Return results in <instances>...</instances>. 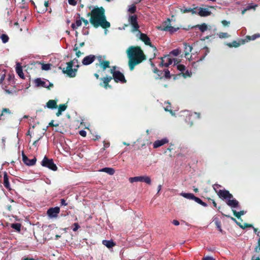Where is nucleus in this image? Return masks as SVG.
I'll return each instance as SVG.
<instances>
[{
    "label": "nucleus",
    "instance_id": "1",
    "mask_svg": "<svg viewBox=\"0 0 260 260\" xmlns=\"http://www.w3.org/2000/svg\"><path fill=\"white\" fill-rule=\"evenodd\" d=\"M90 23L95 27L101 26L104 28H108L110 24L106 20L105 10L102 8H94L91 11Z\"/></svg>",
    "mask_w": 260,
    "mask_h": 260
},
{
    "label": "nucleus",
    "instance_id": "2",
    "mask_svg": "<svg viewBox=\"0 0 260 260\" xmlns=\"http://www.w3.org/2000/svg\"><path fill=\"white\" fill-rule=\"evenodd\" d=\"M127 53L129 59L128 65L131 71L134 70L135 66L145 59L143 51L139 47H129L127 50Z\"/></svg>",
    "mask_w": 260,
    "mask_h": 260
},
{
    "label": "nucleus",
    "instance_id": "3",
    "mask_svg": "<svg viewBox=\"0 0 260 260\" xmlns=\"http://www.w3.org/2000/svg\"><path fill=\"white\" fill-rule=\"evenodd\" d=\"M128 21L133 27L132 31H138L137 36L143 41L145 45L151 47L154 51L156 50V48L151 44L150 38L145 34L141 33L139 30V26L137 23V18L136 15L131 16L129 17Z\"/></svg>",
    "mask_w": 260,
    "mask_h": 260
},
{
    "label": "nucleus",
    "instance_id": "4",
    "mask_svg": "<svg viewBox=\"0 0 260 260\" xmlns=\"http://www.w3.org/2000/svg\"><path fill=\"white\" fill-rule=\"evenodd\" d=\"M161 61L159 66L161 67H168L171 65L173 62H176L177 60L176 59H172L170 57V55L165 56L164 57L161 58ZM174 66H176L177 70L180 71L184 77L186 78L190 77L191 75V73L189 72L188 70L185 71V67L181 64L178 63H174Z\"/></svg>",
    "mask_w": 260,
    "mask_h": 260
},
{
    "label": "nucleus",
    "instance_id": "5",
    "mask_svg": "<svg viewBox=\"0 0 260 260\" xmlns=\"http://www.w3.org/2000/svg\"><path fill=\"white\" fill-rule=\"evenodd\" d=\"M75 62H77V60L74 59L71 62H67L66 67L63 68V72L67 74L70 77H74L76 76L77 69H73V64Z\"/></svg>",
    "mask_w": 260,
    "mask_h": 260
},
{
    "label": "nucleus",
    "instance_id": "6",
    "mask_svg": "<svg viewBox=\"0 0 260 260\" xmlns=\"http://www.w3.org/2000/svg\"><path fill=\"white\" fill-rule=\"evenodd\" d=\"M116 67H113L111 69V73L113 75V79L116 82H120L121 83H125L126 80L124 76L122 73L119 71L115 70Z\"/></svg>",
    "mask_w": 260,
    "mask_h": 260
},
{
    "label": "nucleus",
    "instance_id": "7",
    "mask_svg": "<svg viewBox=\"0 0 260 260\" xmlns=\"http://www.w3.org/2000/svg\"><path fill=\"white\" fill-rule=\"evenodd\" d=\"M35 85L38 87H45L49 88L53 86V84L48 80L44 78H37L35 81Z\"/></svg>",
    "mask_w": 260,
    "mask_h": 260
},
{
    "label": "nucleus",
    "instance_id": "8",
    "mask_svg": "<svg viewBox=\"0 0 260 260\" xmlns=\"http://www.w3.org/2000/svg\"><path fill=\"white\" fill-rule=\"evenodd\" d=\"M128 180L131 183H134L135 182H144L148 184H150L151 183L150 177L148 176L130 177Z\"/></svg>",
    "mask_w": 260,
    "mask_h": 260
},
{
    "label": "nucleus",
    "instance_id": "9",
    "mask_svg": "<svg viewBox=\"0 0 260 260\" xmlns=\"http://www.w3.org/2000/svg\"><path fill=\"white\" fill-rule=\"evenodd\" d=\"M41 165L42 166L47 167L53 171H56L57 169L53 160L52 159H48L46 156L44 157Z\"/></svg>",
    "mask_w": 260,
    "mask_h": 260
},
{
    "label": "nucleus",
    "instance_id": "10",
    "mask_svg": "<svg viewBox=\"0 0 260 260\" xmlns=\"http://www.w3.org/2000/svg\"><path fill=\"white\" fill-rule=\"evenodd\" d=\"M183 112L186 115H188V116L186 118V121L190 123V125H192L193 121L196 119H199L200 117V114L196 112L190 113L188 111H185Z\"/></svg>",
    "mask_w": 260,
    "mask_h": 260
},
{
    "label": "nucleus",
    "instance_id": "11",
    "mask_svg": "<svg viewBox=\"0 0 260 260\" xmlns=\"http://www.w3.org/2000/svg\"><path fill=\"white\" fill-rule=\"evenodd\" d=\"M60 208L58 207L49 208L47 212V214L49 218H55L58 216L59 213Z\"/></svg>",
    "mask_w": 260,
    "mask_h": 260
},
{
    "label": "nucleus",
    "instance_id": "12",
    "mask_svg": "<svg viewBox=\"0 0 260 260\" xmlns=\"http://www.w3.org/2000/svg\"><path fill=\"white\" fill-rule=\"evenodd\" d=\"M96 58L98 61V63H96L97 65L100 66L103 70H105L106 68H109V61L105 60L104 57L101 56H98Z\"/></svg>",
    "mask_w": 260,
    "mask_h": 260
},
{
    "label": "nucleus",
    "instance_id": "13",
    "mask_svg": "<svg viewBox=\"0 0 260 260\" xmlns=\"http://www.w3.org/2000/svg\"><path fill=\"white\" fill-rule=\"evenodd\" d=\"M217 194L222 200H228L229 198H233V196L226 190H219Z\"/></svg>",
    "mask_w": 260,
    "mask_h": 260
},
{
    "label": "nucleus",
    "instance_id": "14",
    "mask_svg": "<svg viewBox=\"0 0 260 260\" xmlns=\"http://www.w3.org/2000/svg\"><path fill=\"white\" fill-rule=\"evenodd\" d=\"M22 157L23 162L27 166H33L36 162L37 159L36 158H34L31 159H28V157L24 154L23 151L22 152Z\"/></svg>",
    "mask_w": 260,
    "mask_h": 260
},
{
    "label": "nucleus",
    "instance_id": "15",
    "mask_svg": "<svg viewBox=\"0 0 260 260\" xmlns=\"http://www.w3.org/2000/svg\"><path fill=\"white\" fill-rule=\"evenodd\" d=\"M198 9V14L201 17H207L211 14V12L208 8H199Z\"/></svg>",
    "mask_w": 260,
    "mask_h": 260
},
{
    "label": "nucleus",
    "instance_id": "16",
    "mask_svg": "<svg viewBox=\"0 0 260 260\" xmlns=\"http://www.w3.org/2000/svg\"><path fill=\"white\" fill-rule=\"evenodd\" d=\"M168 139L167 138H164L161 140L155 141L153 144V146L154 148H157L168 143Z\"/></svg>",
    "mask_w": 260,
    "mask_h": 260
},
{
    "label": "nucleus",
    "instance_id": "17",
    "mask_svg": "<svg viewBox=\"0 0 260 260\" xmlns=\"http://www.w3.org/2000/svg\"><path fill=\"white\" fill-rule=\"evenodd\" d=\"M167 22H166L163 24V28H161V30L164 31H168L171 33H173L174 32L177 31L179 29V27H175L169 25L167 24Z\"/></svg>",
    "mask_w": 260,
    "mask_h": 260
},
{
    "label": "nucleus",
    "instance_id": "18",
    "mask_svg": "<svg viewBox=\"0 0 260 260\" xmlns=\"http://www.w3.org/2000/svg\"><path fill=\"white\" fill-rule=\"evenodd\" d=\"M95 56L93 55H89L85 57L82 60V63L84 65L87 66L91 64L95 59Z\"/></svg>",
    "mask_w": 260,
    "mask_h": 260
},
{
    "label": "nucleus",
    "instance_id": "19",
    "mask_svg": "<svg viewBox=\"0 0 260 260\" xmlns=\"http://www.w3.org/2000/svg\"><path fill=\"white\" fill-rule=\"evenodd\" d=\"M226 202L227 205L233 209L234 208L238 207L239 202L234 199L229 198L228 200H226Z\"/></svg>",
    "mask_w": 260,
    "mask_h": 260
},
{
    "label": "nucleus",
    "instance_id": "20",
    "mask_svg": "<svg viewBox=\"0 0 260 260\" xmlns=\"http://www.w3.org/2000/svg\"><path fill=\"white\" fill-rule=\"evenodd\" d=\"M16 72L21 78L23 79L24 78V76L22 72V67L19 63L17 64L16 67Z\"/></svg>",
    "mask_w": 260,
    "mask_h": 260
},
{
    "label": "nucleus",
    "instance_id": "21",
    "mask_svg": "<svg viewBox=\"0 0 260 260\" xmlns=\"http://www.w3.org/2000/svg\"><path fill=\"white\" fill-rule=\"evenodd\" d=\"M4 185L6 188L9 190H11L10 184L9 181L8 177L6 173L4 175Z\"/></svg>",
    "mask_w": 260,
    "mask_h": 260
},
{
    "label": "nucleus",
    "instance_id": "22",
    "mask_svg": "<svg viewBox=\"0 0 260 260\" xmlns=\"http://www.w3.org/2000/svg\"><path fill=\"white\" fill-rule=\"evenodd\" d=\"M82 24V19L79 18L76 20L75 23H73L71 25L72 28L74 30L77 29L78 27L80 26Z\"/></svg>",
    "mask_w": 260,
    "mask_h": 260
},
{
    "label": "nucleus",
    "instance_id": "23",
    "mask_svg": "<svg viewBox=\"0 0 260 260\" xmlns=\"http://www.w3.org/2000/svg\"><path fill=\"white\" fill-rule=\"evenodd\" d=\"M100 172H105L109 175H112L115 173V170L112 168H104L99 171Z\"/></svg>",
    "mask_w": 260,
    "mask_h": 260
},
{
    "label": "nucleus",
    "instance_id": "24",
    "mask_svg": "<svg viewBox=\"0 0 260 260\" xmlns=\"http://www.w3.org/2000/svg\"><path fill=\"white\" fill-rule=\"evenodd\" d=\"M103 245L106 246L107 247L110 248H112L115 245V244L112 240H103L102 241Z\"/></svg>",
    "mask_w": 260,
    "mask_h": 260
},
{
    "label": "nucleus",
    "instance_id": "25",
    "mask_svg": "<svg viewBox=\"0 0 260 260\" xmlns=\"http://www.w3.org/2000/svg\"><path fill=\"white\" fill-rule=\"evenodd\" d=\"M180 195L183 197L189 200H194L196 198V197L194 196V194L191 193L181 192Z\"/></svg>",
    "mask_w": 260,
    "mask_h": 260
},
{
    "label": "nucleus",
    "instance_id": "26",
    "mask_svg": "<svg viewBox=\"0 0 260 260\" xmlns=\"http://www.w3.org/2000/svg\"><path fill=\"white\" fill-rule=\"evenodd\" d=\"M46 107L49 109H53L56 107V102L55 100H49L46 104Z\"/></svg>",
    "mask_w": 260,
    "mask_h": 260
},
{
    "label": "nucleus",
    "instance_id": "27",
    "mask_svg": "<svg viewBox=\"0 0 260 260\" xmlns=\"http://www.w3.org/2000/svg\"><path fill=\"white\" fill-rule=\"evenodd\" d=\"M164 109L166 111H168L172 115H174L175 114L171 110L170 104L169 102H165L164 103Z\"/></svg>",
    "mask_w": 260,
    "mask_h": 260
},
{
    "label": "nucleus",
    "instance_id": "28",
    "mask_svg": "<svg viewBox=\"0 0 260 260\" xmlns=\"http://www.w3.org/2000/svg\"><path fill=\"white\" fill-rule=\"evenodd\" d=\"M184 49L185 52V55L186 56L187 54L189 53L192 50V47L189 45H187L186 43L184 44Z\"/></svg>",
    "mask_w": 260,
    "mask_h": 260
},
{
    "label": "nucleus",
    "instance_id": "29",
    "mask_svg": "<svg viewBox=\"0 0 260 260\" xmlns=\"http://www.w3.org/2000/svg\"><path fill=\"white\" fill-rule=\"evenodd\" d=\"M197 27H198L200 30V31L202 32L207 30V25L206 23H203L201 25H198Z\"/></svg>",
    "mask_w": 260,
    "mask_h": 260
},
{
    "label": "nucleus",
    "instance_id": "30",
    "mask_svg": "<svg viewBox=\"0 0 260 260\" xmlns=\"http://www.w3.org/2000/svg\"><path fill=\"white\" fill-rule=\"evenodd\" d=\"M0 39L2 40L3 43H6L9 41V37L6 34H2L0 36Z\"/></svg>",
    "mask_w": 260,
    "mask_h": 260
},
{
    "label": "nucleus",
    "instance_id": "31",
    "mask_svg": "<svg viewBox=\"0 0 260 260\" xmlns=\"http://www.w3.org/2000/svg\"><path fill=\"white\" fill-rule=\"evenodd\" d=\"M11 227L16 230L17 231L19 232L21 230V224L19 223H13L11 225Z\"/></svg>",
    "mask_w": 260,
    "mask_h": 260
},
{
    "label": "nucleus",
    "instance_id": "32",
    "mask_svg": "<svg viewBox=\"0 0 260 260\" xmlns=\"http://www.w3.org/2000/svg\"><path fill=\"white\" fill-rule=\"evenodd\" d=\"M232 210L234 212V215L238 218H239L241 215H243L245 213V212L244 211H241L240 212H236L234 209H232Z\"/></svg>",
    "mask_w": 260,
    "mask_h": 260
},
{
    "label": "nucleus",
    "instance_id": "33",
    "mask_svg": "<svg viewBox=\"0 0 260 260\" xmlns=\"http://www.w3.org/2000/svg\"><path fill=\"white\" fill-rule=\"evenodd\" d=\"M51 64L50 63L42 64L41 69L43 70L48 71L51 69Z\"/></svg>",
    "mask_w": 260,
    "mask_h": 260
},
{
    "label": "nucleus",
    "instance_id": "34",
    "mask_svg": "<svg viewBox=\"0 0 260 260\" xmlns=\"http://www.w3.org/2000/svg\"><path fill=\"white\" fill-rule=\"evenodd\" d=\"M217 36L221 39L226 38L230 36L226 32H219L217 34Z\"/></svg>",
    "mask_w": 260,
    "mask_h": 260
},
{
    "label": "nucleus",
    "instance_id": "35",
    "mask_svg": "<svg viewBox=\"0 0 260 260\" xmlns=\"http://www.w3.org/2000/svg\"><path fill=\"white\" fill-rule=\"evenodd\" d=\"M257 5H253L252 4H249L245 8L246 11L250 10L251 9L255 10V8L257 7Z\"/></svg>",
    "mask_w": 260,
    "mask_h": 260
},
{
    "label": "nucleus",
    "instance_id": "36",
    "mask_svg": "<svg viewBox=\"0 0 260 260\" xmlns=\"http://www.w3.org/2000/svg\"><path fill=\"white\" fill-rule=\"evenodd\" d=\"M190 8H186L185 7H182L180 8V11L183 13H186L190 12Z\"/></svg>",
    "mask_w": 260,
    "mask_h": 260
},
{
    "label": "nucleus",
    "instance_id": "37",
    "mask_svg": "<svg viewBox=\"0 0 260 260\" xmlns=\"http://www.w3.org/2000/svg\"><path fill=\"white\" fill-rule=\"evenodd\" d=\"M194 201H195L197 203H199V204H201V205H202V206H204V207L207 206V204H206V203H205V202H203V201H202L200 198H199L196 197Z\"/></svg>",
    "mask_w": 260,
    "mask_h": 260
},
{
    "label": "nucleus",
    "instance_id": "38",
    "mask_svg": "<svg viewBox=\"0 0 260 260\" xmlns=\"http://www.w3.org/2000/svg\"><path fill=\"white\" fill-rule=\"evenodd\" d=\"M227 45L229 46L230 47H237L239 46L240 44L239 43L237 42L236 41H234L232 43L227 44Z\"/></svg>",
    "mask_w": 260,
    "mask_h": 260
},
{
    "label": "nucleus",
    "instance_id": "39",
    "mask_svg": "<svg viewBox=\"0 0 260 260\" xmlns=\"http://www.w3.org/2000/svg\"><path fill=\"white\" fill-rule=\"evenodd\" d=\"M180 53V51L178 49L172 50L170 53L171 54H172L174 56H178Z\"/></svg>",
    "mask_w": 260,
    "mask_h": 260
},
{
    "label": "nucleus",
    "instance_id": "40",
    "mask_svg": "<svg viewBox=\"0 0 260 260\" xmlns=\"http://www.w3.org/2000/svg\"><path fill=\"white\" fill-rule=\"evenodd\" d=\"M215 223L216 224V228L218 229L220 232H222V230L221 229V227L220 225V223L218 220H215Z\"/></svg>",
    "mask_w": 260,
    "mask_h": 260
},
{
    "label": "nucleus",
    "instance_id": "41",
    "mask_svg": "<svg viewBox=\"0 0 260 260\" xmlns=\"http://www.w3.org/2000/svg\"><path fill=\"white\" fill-rule=\"evenodd\" d=\"M67 109V106L64 104L60 105L58 107V110L62 112L63 111H64Z\"/></svg>",
    "mask_w": 260,
    "mask_h": 260
},
{
    "label": "nucleus",
    "instance_id": "42",
    "mask_svg": "<svg viewBox=\"0 0 260 260\" xmlns=\"http://www.w3.org/2000/svg\"><path fill=\"white\" fill-rule=\"evenodd\" d=\"M259 37H260L259 34H255L251 36H249L248 39H249V40H254L255 39H256V38H259Z\"/></svg>",
    "mask_w": 260,
    "mask_h": 260
},
{
    "label": "nucleus",
    "instance_id": "43",
    "mask_svg": "<svg viewBox=\"0 0 260 260\" xmlns=\"http://www.w3.org/2000/svg\"><path fill=\"white\" fill-rule=\"evenodd\" d=\"M112 80V77H105L103 79L104 84L109 83V82Z\"/></svg>",
    "mask_w": 260,
    "mask_h": 260
},
{
    "label": "nucleus",
    "instance_id": "44",
    "mask_svg": "<svg viewBox=\"0 0 260 260\" xmlns=\"http://www.w3.org/2000/svg\"><path fill=\"white\" fill-rule=\"evenodd\" d=\"M164 72H165V77L166 78H170V71L168 69H166L164 71Z\"/></svg>",
    "mask_w": 260,
    "mask_h": 260
},
{
    "label": "nucleus",
    "instance_id": "45",
    "mask_svg": "<svg viewBox=\"0 0 260 260\" xmlns=\"http://www.w3.org/2000/svg\"><path fill=\"white\" fill-rule=\"evenodd\" d=\"M78 49V47L77 46V45H75V47H74V50L75 51H76V55H77V56L78 57H79L81 55V52L80 51H77Z\"/></svg>",
    "mask_w": 260,
    "mask_h": 260
},
{
    "label": "nucleus",
    "instance_id": "46",
    "mask_svg": "<svg viewBox=\"0 0 260 260\" xmlns=\"http://www.w3.org/2000/svg\"><path fill=\"white\" fill-rule=\"evenodd\" d=\"M198 9L197 7L194 8H191L190 9V12L192 14H196L198 13V12L197 11V9Z\"/></svg>",
    "mask_w": 260,
    "mask_h": 260
},
{
    "label": "nucleus",
    "instance_id": "47",
    "mask_svg": "<svg viewBox=\"0 0 260 260\" xmlns=\"http://www.w3.org/2000/svg\"><path fill=\"white\" fill-rule=\"evenodd\" d=\"M136 7L135 6H132L130 8H129L128 11L131 12V13H134L136 12Z\"/></svg>",
    "mask_w": 260,
    "mask_h": 260
},
{
    "label": "nucleus",
    "instance_id": "48",
    "mask_svg": "<svg viewBox=\"0 0 260 260\" xmlns=\"http://www.w3.org/2000/svg\"><path fill=\"white\" fill-rule=\"evenodd\" d=\"M74 228L73 229V231L74 232L77 231L80 228V226L77 223H74Z\"/></svg>",
    "mask_w": 260,
    "mask_h": 260
},
{
    "label": "nucleus",
    "instance_id": "49",
    "mask_svg": "<svg viewBox=\"0 0 260 260\" xmlns=\"http://www.w3.org/2000/svg\"><path fill=\"white\" fill-rule=\"evenodd\" d=\"M220 187L219 185L218 184H215L213 185V188L216 191V192L217 193V192L219 191L218 188Z\"/></svg>",
    "mask_w": 260,
    "mask_h": 260
},
{
    "label": "nucleus",
    "instance_id": "50",
    "mask_svg": "<svg viewBox=\"0 0 260 260\" xmlns=\"http://www.w3.org/2000/svg\"><path fill=\"white\" fill-rule=\"evenodd\" d=\"M255 250L256 252H258V251H259L260 250V238L259 239V240L258 241V245L255 247Z\"/></svg>",
    "mask_w": 260,
    "mask_h": 260
},
{
    "label": "nucleus",
    "instance_id": "51",
    "mask_svg": "<svg viewBox=\"0 0 260 260\" xmlns=\"http://www.w3.org/2000/svg\"><path fill=\"white\" fill-rule=\"evenodd\" d=\"M79 134L82 137H85L86 135V132L84 130H81L79 131Z\"/></svg>",
    "mask_w": 260,
    "mask_h": 260
},
{
    "label": "nucleus",
    "instance_id": "52",
    "mask_svg": "<svg viewBox=\"0 0 260 260\" xmlns=\"http://www.w3.org/2000/svg\"><path fill=\"white\" fill-rule=\"evenodd\" d=\"M68 2H69V4L73 5V6H75L77 4L75 0H68Z\"/></svg>",
    "mask_w": 260,
    "mask_h": 260
},
{
    "label": "nucleus",
    "instance_id": "53",
    "mask_svg": "<svg viewBox=\"0 0 260 260\" xmlns=\"http://www.w3.org/2000/svg\"><path fill=\"white\" fill-rule=\"evenodd\" d=\"M251 260H260V255H253L251 258Z\"/></svg>",
    "mask_w": 260,
    "mask_h": 260
},
{
    "label": "nucleus",
    "instance_id": "54",
    "mask_svg": "<svg viewBox=\"0 0 260 260\" xmlns=\"http://www.w3.org/2000/svg\"><path fill=\"white\" fill-rule=\"evenodd\" d=\"M153 72L154 73L157 74L158 76H160L161 74V73L157 68H154Z\"/></svg>",
    "mask_w": 260,
    "mask_h": 260
},
{
    "label": "nucleus",
    "instance_id": "55",
    "mask_svg": "<svg viewBox=\"0 0 260 260\" xmlns=\"http://www.w3.org/2000/svg\"><path fill=\"white\" fill-rule=\"evenodd\" d=\"M60 203L62 206H66L68 205V204L66 203L65 200L63 199H61Z\"/></svg>",
    "mask_w": 260,
    "mask_h": 260
},
{
    "label": "nucleus",
    "instance_id": "56",
    "mask_svg": "<svg viewBox=\"0 0 260 260\" xmlns=\"http://www.w3.org/2000/svg\"><path fill=\"white\" fill-rule=\"evenodd\" d=\"M204 260H215L213 257L212 256H206L204 258Z\"/></svg>",
    "mask_w": 260,
    "mask_h": 260
},
{
    "label": "nucleus",
    "instance_id": "57",
    "mask_svg": "<svg viewBox=\"0 0 260 260\" xmlns=\"http://www.w3.org/2000/svg\"><path fill=\"white\" fill-rule=\"evenodd\" d=\"M5 75L3 74L1 76V78H0V83L1 84H2L3 83V82L4 81V79H5Z\"/></svg>",
    "mask_w": 260,
    "mask_h": 260
},
{
    "label": "nucleus",
    "instance_id": "58",
    "mask_svg": "<svg viewBox=\"0 0 260 260\" xmlns=\"http://www.w3.org/2000/svg\"><path fill=\"white\" fill-rule=\"evenodd\" d=\"M172 223L174 225L176 226L179 225V222L177 220H173Z\"/></svg>",
    "mask_w": 260,
    "mask_h": 260
},
{
    "label": "nucleus",
    "instance_id": "59",
    "mask_svg": "<svg viewBox=\"0 0 260 260\" xmlns=\"http://www.w3.org/2000/svg\"><path fill=\"white\" fill-rule=\"evenodd\" d=\"M81 19H82V22H83L84 23V24L86 26L88 24V20L86 19H84L82 18H81Z\"/></svg>",
    "mask_w": 260,
    "mask_h": 260
},
{
    "label": "nucleus",
    "instance_id": "60",
    "mask_svg": "<svg viewBox=\"0 0 260 260\" xmlns=\"http://www.w3.org/2000/svg\"><path fill=\"white\" fill-rule=\"evenodd\" d=\"M5 112L10 113V111L8 109H7V108L4 109L1 116H2L4 114V113H5Z\"/></svg>",
    "mask_w": 260,
    "mask_h": 260
},
{
    "label": "nucleus",
    "instance_id": "61",
    "mask_svg": "<svg viewBox=\"0 0 260 260\" xmlns=\"http://www.w3.org/2000/svg\"><path fill=\"white\" fill-rule=\"evenodd\" d=\"M230 23V22L229 21H227L226 20H223L222 21V24L224 25V26H226V25H228Z\"/></svg>",
    "mask_w": 260,
    "mask_h": 260
},
{
    "label": "nucleus",
    "instance_id": "62",
    "mask_svg": "<svg viewBox=\"0 0 260 260\" xmlns=\"http://www.w3.org/2000/svg\"><path fill=\"white\" fill-rule=\"evenodd\" d=\"M62 114V112H60L59 110H58L57 112L56 113V116H59L60 115H61Z\"/></svg>",
    "mask_w": 260,
    "mask_h": 260
},
{
    "label": "nucleus",
    "instance_id": "63",
    "mask_svg": "<svg viewBox=\"0 0 260 260\" xmlns=\"http://www.w3.org/2000/svg\"><path fill=\"white\" fill-rule=\"evenodd\" d=\"M109 146V143H105V144H104V147H105L108 148Z\"/></svg>",
    "mask_w": 260,
    "mask_h": 260
},
{
    "label": "nucleus",
    "instance_id": "64",
    "mask_svg": "<svg viewBox=\"0 0 260 260\" xmlns=\"http://www.w3.org/2000/svg\"><path fill=\"white\" fill-rule=\"evenodd\" d=\"M110 86L109 85L108 83L104 84V87L105 88L107 89L108 87H109Z\"/></svg>",
    "mask_w": 260,
    "mask_h": 260
}]
</instances>
